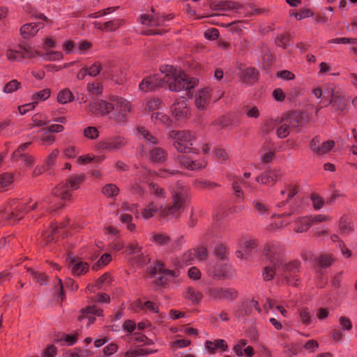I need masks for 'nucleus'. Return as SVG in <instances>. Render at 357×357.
Listing matches in <instances>:
<instances>
[{
  "label": "nucleus",
  "instance_id": "7c9ffc66",
  "mask_svg": "<svg viewBox=\"0 0 357 357\" xmlns=\"http://www.w3.org/2000/svg\"><path fill=\"white\" fill-rule=\"evenodd\" d=\"M339 228L340 231L344 235H349L354 231V226L351 224L349 217L343 215L341 217L339 222Z\"/></svg>",
  "mask_w": 357,
  "mask_h": 357
},
{
  "label": "nucleus",
  "instance_id": "412c9836",
  "mask_svg": "<svg viewBox=\"0 0 357 357\" xmlns=\"http://www.w3.org/2000/svg\"><path fill=\"white\" fill-rule=\"evenodd\" d=\"M276 133L280 138L287 137L290 132L292 131L291 122L288 121L285 115L276 123Z\"/></svg>",
  "mask_w": 357,
  "mask_h": 357
},
{
  "label": "nucleus",
  "instance_id": "cd10ccee",
  "mask_svg": "<svg viewBox=\"0 0 357 357\" xmlns=\"http://www.w3.org/2000/svg\"><path fill=\"white\" fill-rule=\"evenodd\" d=\"M71 266L72 272L76 275L84 274L89 271V264L78 259L72 260Z\"/></svg>",
  "mask_w": 357,
  "mask_h": 357
},
{
  "label": "nucleus",
  "instance_id": "20e7f679",
  "mask_svg": "<svg viewBox=\"0 0 357 357\" xmlns=\"http://www.w3.org/2000/svg\"><path fill=\"white\" fill-rule=\"evenodd\" d=\"M188 189L181 183H177L172 190V202L160 208V215L164 218L178 217L183 208L184 203L188 196Z\"/></svg>",
  "mask_w": 357,
  "mask_h": 357
},
{
  "label": "nucleus",
  "instance_id": "b1692460",
  "mask_svg": "<svg viewBox=\"0 0 357 357\" xmlns=\"http://www.w3.org/2000/svg\"><path fill=\"white\" fill-rule=\"evenodd\" d=\"M210 93L208 89L199 91L195 95V104L199 109H203L209 102Z\"/></svg>",
  "mask_w": 357,
  "mask_h": 357
},
{
  "label": "nucleus",
  "instance_id": "1a4fd4ad",
  "mask_svg": "<svg viewBox=\"0 0 357 357\" xmlns=\"http://www.w3.org/2000/svg\"><path fill=\"white\" fill-rule=\"evenodd\" d=\"M24 205L11 206V208L8 211H0V225H3L6 222H18L22 219L21 214L27 211Z\"/></svg>",
  "mask_w": 357,
  "mask_h": 357
},
{
  "label": "nucleus",
  "instance_id": "bb28decb",
  "mask_svg": "<svg viewBox=\"0 0 357 357\" xmlns=\"http://www.w3.org/2000/svg\"><path fill=\"white\" fill-rule=\"evenodd\" d=\"M312 226L310 218L308 216L299 217L296 220L294 231L297 233H303Z\"/></svg>",
  "mask_w": 357,
  "mask_h": 357
},
{
  "label": "nucleus",
  "instance_id": "338daca9",
  "mask_svg": "<svg viewBox=\"0 0 357 357\" xmlns=\"http://www.w3.org/2000/svg\"><path fill=\"white\" fill-rule=\"evenodd\" d=\"M340 325L341 326L342 330L343 331H350L352 328V323L351 321L346 317H341L339 319Z\"/></svg>",
  "mask_w": 357,
  "mask_h": 357
},
{
  "label": "nucleus",
  "instance_id": "2eb2a0df",
  "mask_svg": "<svg viewBox=\"0 0 357 357\" xmlns=\"http://www.w3.org/2000/svg\"><path fill=\"white\" fill-rule=\"evenodd\" d=\"M211 274L216 279H228L234 276V271L227 264H217L211 271Z\"/></svg>",
  "mask_w": 357,
  "mask_h": 357
},
{
  "label": "nucleus",
  "instance_id": "f257e3e1",
  "mask_svg": "<svg viewBox=\"0 0 357 357\" xmlns=\"http://www.w3.org/2000/svg\"><path fill=\"white\" fill-rule=\"evenodd\" d=\"M160 73L163 77L157 74L144 78L139 84V90L145 93L153 91L167 83L170 91H180L190 90L197 83L195 78L189 77L181 69L176 68L172 66H161Z\"/></svg>",
  "mask_w": 357,
  "mask_h": 357
},
{
  "label": "nucleus",
  "instance_id": "4d7b16f0",
  "mask_svg": "<svg viewBox=\"0 0 357 357\" xmlns=\"http://www.w3.org/2000/svg\"><path fill=\"white\" fill-rule=\"evenodd\" d=\"M13 175L10 173H4L0 175V188H6L13 183Z\"/></svg>",
  "mask_w": 357,
  "mask_h": 357
},
{
  "label": "nucleus",
  "instance_id": "de8ad7c7",
  "mask_svg": "<svg viewBox=\"0 0 357 357\" xmlns=\"http://www.w3.org/2000/svg\"><path fill=\"white\" fill-rule=\"evenodd\" d=\"M132 220L131 213H123L120 215V220L121 222L127 224V227L130 231H133L135 229V225L131 222Z\"/></svg>",
  "mask_w": 357,
  "mask_h": 357
},
{
  "label": "nucleus",
  "instance_id": "72a5a7b5",
  "mask_svg": "<svg viewBox=\"0 0 357 357\" xmlns=\"http://www.w3.org/2000/svg\"><path fill=\"white\" fill-rule=\"evenodd\" d=\"M73 98V94L68 89L61 90L57 96V100L61 104H66L71 102Z\"/></svg>",
  "mask_w": 357,
  "mask_h": 357
},
{
  "label": "nucleus",
  "instance_id": "c756f323",
  "mask_svg": "<svg viewBox=\"0 0 357 357\" xmlns=\"http://www.w3.org/2000/svg\"><path fill=\"white\" fill-rule=\"evenodd\" d=\"M121 22L120 20H113L105 22L101 24L98 22L95 23V26L100 30H105L107 31H112L116 30L121 26Z\"/></svg>",
  "mask_w": 357,
  "mask_h": 357
},
{
  "label": "nucleus",
  "instance_id": "09e8293b",
  "mask_svg": "<svg viewBox=\"0 0 357 357\" xmlns=\"http://www.w3.org/2000/svg\"><path fill=\"white\" fill-rule=\"evenodd\" d=\"M243 111L246 116L249 118L257 119L259 116L260 112L256 106L246 105L243 107Z\"/></svg>",
  "mask_w": 357,
  "mask_h": 357
},
{
  "label": "nucleus",
  "instance_id": "6e6d98bb",
  "mask_svg": "<svg viewBox=\"0 0 357 357\" xmlns=\"http://www.w3.org/2000/svg\"><path fill=\"white\" fill-rule=\"evenodd\" d=\"M301 351V347L296 343H291L286 346L285 352L289 356H296Z\"/></svg>",
  "mask_w": 357,
  "mask_h": 357
},
{
  "label": "nucleus",
  "instance_id": "8fccbe9b",
  "mask_svg": "<svg viewBox=\"0 0 357 357\" xmlns=\"http://www.w3.org/2000/svg\"><path fill=\"white\" fill-rule=\"evenodd\" d=\"M6 56L10 61H21L23 59L20 52V49L17 50L9 49L6 51Z\"/></svg>",
  "mask_w": 357,
  "mask_h": 357
},
{
  "label": "nucleus",
  "instance_id": "423d86ee",
  "mask_svg": "<svg viewBox=\"0 0 357 357\" xmlns=\"http://www.w3.org/2000/svg\"><path fill=\"white\" fill-rule=\"evenodd\" d=\"M169 137L174 139L173 145L178 152L187 153L192 149L191 146L195 139L192 132L186 130H172L169 132Z\"/></svg>",
  "mask_w": 357,
  "mask_h": 357
},
{
  "label": "nucleus",
  "instance_id": "864d4df0",
  "mask_svg": "<svg viewBox=\"0 0 357 357\" xmlns=\"http://www.w3.org/2000/svg\"><path fill=\"white\" fill-rule=\"evenodd\" d=\"M153 241L160 245H164L169 243L170 238L165 234H156L153 235Z\"/></svg>",
  "mask_w": 357,
  "mask_h": 357
},
{
  "label": "nucleus",
  "instance_id": "9b49d317",
  "mask_svg": "<svg viewBox=\"0 0 357 357\" xmlns=\"http://www.w3.org/2000/svg\"><path fill=\"white\" fill-rule=\"evenodd\" d=\"M128 254L132 255L130 261L132 265L142 267L149 263L150 258L142 252V248L137 243H132L128 246Z\"/></svg>",
  "mask_w": 357,
  "mask_h": 357
},
{
  "label": "nucleus",
  "instance_id": "49530a36",
  "mask_svg": "<svg viewBox=\"0 0 357 357\" xmlns=\"http://www.w3.org/2000/svg\"><path fill=\"white\" fill-rule=\"evenodd\" d=\"M139 306L142 310H149L152 312L159 313L158 306L152 301H147L144 303L139 301Z\"/></svg>",
  "mask_w": 357,
  "mask_h": 357
},
{
  "label": "nucleus",
  "instance_id": "5701e85b",
  "mask_svg": "<svg viewBox=\"0 0 357 357\" xmlns=\"http://www.w3.org/2000/svg\"><path fill=\"white\" fill-rule=\"evenodd\" d=\"M42 28L40 23H29L23 25L20 29L21 35L25 39L35 36Z\"/></svg>",
  "mask_w": 357,
  "mask_h": 357
},
{
  "label": "nucleus",
  "instance_id": "603ef678",
  "mask_svg": "<svg viewBox=\"0 0 357 357\" xmlns=\"http://www.w3.org/2000/svg\"><path fill=\"white\" fill-rule=\"evenodd\" d=\"M54 294L55 295V296H57L58 298H60L61 301H63L65 298L63 287L62 282L60 279H58L56 283L54 284Z\"/></svg>",
  "mask_w": 357,
  "mask_h": 357
},
{
  "label": "nucleus",
  "instance_id": "3c124183",
  "mask_svg": "<svg viewBox=\"0 0 357 357\" xmlns=\"http://www.w3.org/2000/svg\"><path fill=\"white\" fill-rule=\"evenodd\" d=\"M102 192L107 197H114L118 195L119 188L114 184H107L102 188Z\"/></svg>",
  "mask_w": 357,
  "mask_h": 357
},
{
  "label": "nucleus",
  "instance_id": "4be33fe9",
  "mask_svg": "<svg viewBox=\"0 0 357 357\" xmlns=\"http://www.w3.org/2000/svg\"><path fill=\"white\" fill-rule=\"evenodd\" d=\"M258 71L253 68H245L242 70L241 74V79L243 82L247 84H252L258 79Z\"/></svg>",
  "mask_w": 357,
  "mask_h": 357
},
{
  "label": "nucleus",
  "instance_id": "13d9d810",
  "mask_svg": "<svg viewBox=\"0 0 357 357\" xmlns=\"http://www.w3.org/2000/svg\"><path fill=\"white\" fill-rule=\"evenodd\" d=\"M152 120L155 123L161 122L164 124H168L169 121V117L165 114L160 112H155L152 114Z\"/></svg>",
  "mask_w": 357,
  "mask_h": 357
},
{
  "label": "nucleus",
  "instance_id": "79ce46f5",
  "mask_svg": "<svg viewBox=\"0 0 357 357\" xmlns=\"http://www.w3.org/2000/svg\"><path fill=\"white\" fill-rule=\"evenodd\" d=\"M195 185L201 189L213 190L215 188L220 186L218 183L211 182L208 180L197 179L195 181Z\"/></svg>",
  "mask_w": 357,
  "mask_h": 357
},
{
  "label": "nucleus",
  "instance_id": "aec40b11",
  "mask_svg": "<svg viewBox=\"0 0 357 357\" xmlns=\"http://www.w3.org/2000/svg\"><path fill=\"white\" fill-rule=\"evenodd\" d=\"M172 114L177 119H181L187 116L188 109L186 100L184 98L178 100L172 106Z\"/></svg>",
  "mask_w": 357,
  "mask_h": 357
},
{
  "label": "nucleus",
  "instance_id": "c9c22d12",
  "mask_svg": "<svg viewBox=\"0 0 357 357\" xmlns=\"http://www.w3.org/2000/svg\"><path fill=\"white\" fill-rule=\"evenodd\" d=\"M299 315L302 323L305 326L310 325L313 323V313L310 312L307 308H301L299 312Z\"/></svg>",
  "mask_w": 357,
  "mask_h": 357
},
{
  "label": "nucleus",
  "instance_id": "58836bf2",
  "mask_svg": "<svg viewBox=\"0 0 357 357\" xmlns=\"http://www.w3.org/2000/svg\"><path fill=\"white\" fill-rule=\"evenodd\" d=\"M253 206L255 211L261 215H266L269 213V207L268 206L259 201V200H254L252 202Z\"/></svg>",
  "mask_w": 357,
  "mask_h": 357
},
{
  "label": "nucleus",
  "instance_id": "0eeeda50",
  "mask_svg": "<svg viewBox=\"0 0 357 357\" xmlns=\"http://www.w3.org/2000/svg\"><path fill=\"white\" fill-rule=\"evenodd\" d=\"M84 181V176L79 175L71 176L68 181L65 183H61L58 186H56L52 192V194L61 198V199L66 200L69 199L70 197V194L69 193V190H77L80 183Z\"/></svg>",
  "mask_w": 357,
  "mask_h": 357
},
{
  "label": "nucleus",
  "instance_id": "f03ea898",
  "mask_svg": "<svg viewBox=\"0 0 357 357\" xmlns=\"http://www.w3.org/2000/svg\"><path fill=\"white\" fill-rule=\"evenodd\" d=\"M263 255L268 263L263 272V278L265 280H271L274 275H277L289 282L290 278L294 279L297 276L300 271V262L294 261L284 264L281 249L278 245H266L264 249Z\"/></svg>",
  "mask_w": 357,
  "mask_h": 357
},
{
  "label": "nucleus",
  "instance_id": "ddd939ff",
  "mask_svg": "<svg viewBox=\"0 0 357 357\" xmlns=\"http://www.w3.org/2000/svg\"><path fill=\"white\" fill-rule=\"evenodd\" d=\"M288 121L291 122L292 131L298 132L303 126L309 121V116L301 111H294L285 114Z\"/></svg>",
  "mask_w": 357,
  "mask_h": 357
},
{
  "label": "nucleus",
  "instance_id": "4468645a",
  "mask_svg": "<svg viewBox=\"0 0 357 357\" xmlns=\"http://www.w3.org/2000/svg\"><path fill=\"white\" fill-rule=\"evenodd\" d=\"M325 93L331 96L330 104L335 111L344 112L346 109L347 102L340 91L335 90L333 86H328Z\"/></svg>",
  "mask_w": 357,
  "mask_h": 357
},
{
  "label": "nucleus",
  "instance_id": "bf43d9fd",
  "mask_svg": "<svg viewBox=\"0 0 357 357\" xmlns=\"http://www.w3.org/2000/svg\"><path fill=\"white\" fill-rule=\"evenodd\" d=\"M101 69V63L99 61H96L89 68H88V75L91 77H96L100 73Z\"/></svg>",
  "mask_w": 357,
  "mask_h": 357
},
{
  "label": "nucleus",
  "instance_id": "f8f14e48",
  "mask_svg": "<svg viewBox=\"0 0 357 357\" xmlns=\"http://www.w3.org/2000/svg\"><path fill=\"white\" fill-rule=\"evenodd\" d=\"M127 144L126 139L121 136H115L104 141L99 142L97 148L100 151H117Z\"/></svg>",
  "mask_w": 357,
  "mask_h": 357
},
{
  "label": "nucleus",
  "instance_id": "37998d69",
  "mask_svg": "<svg viewBox=\"0 0 357 357\" xmlns=\"http://www.w3.org/2000/svg\"><path fill=\"white\" fill-rule=\"evenodd\" d=\"M40 56L45 61H59L63 58V54L58 51H47L45 54H40Z\"/></svg>",
  "mask_w": 357,
  "mask_h": 357
},
{
  "label": "nucleus",
  "instance_id": "e2e57ef3",
  "mask_svg": "<svg viewBox=\"0 0 357 357\" xmlns=\"http://www.w3.org/2000/svg\"><path fill=\"white\" fill-rule=\"evenodd\" d=\"M149 191L155 197H165V191L162 188H160L157 184L151 183H149Z\"/></svg>",
  "mask_w": 357,
  "mask_h": 357
},
{
  "label": "nucleus",
  "instance_id": "e433bc0d",
  "mask_svg": "<svg viewBox=\"0 0 357 357\" xmlns=\"http://www.w3.org/2000/svg\"><path fill=\"white\" fill-rule=\"evenodd\" d=\"M41 135L39 137L40 144L42 145H51L55 140V137L53 135L49 132L48 130L43 128L41 131Z\"/></svg>",
  "mask_w": 357,
  "mask_h": 357
},
{
  "label": "nucleus",
  "instance_id": "a211bd4d",
  "mask_svg": "<svg viewBox=\"0 0 357 357\" xmlns=\"http://www.w3.org/2000/svg\"><path fill=\"white\" fill-rule=\"evenodd\" d=\"M102 315V310L98 308L96 306L94 305L89 306L82 310V315L79 317V319L82 321L84 319H87V325L89 326L90 324H93L95 321L96 318L94 317V316L100 317Z\"/></svg>",
  "mask_w": 357,
  "mask_h": 357
},
{
  "label": "nucleus",
  "instance_id": "680f3d73",
  "mask_svg": "<svg viewBox=\"0 0 357 357\" xmlns=\"http://www.w3.org/2000/svg\"><path fill=\"white\" fill-rule=\"evenodd\" d=\"M290 36L289 35H280L276 38L275 43L278 46L282 47L285 49L289 45Z\"/></svg>",
  "mask_w": 357,
  "mask_h": 357
},
{
  "label": "nucleus",
  "instance_id": "6ab92c4d",
  "mask_svg": "<svg viewBox=\"0 0 357 357\" xmlns=\"http://www.w3.org/2000/svg\"><path fill=\"white\" fill-rule=\"evenodd\" d=\"M233 349L238 356L252 357L255 354L253 347L248 345V341L243 339L239 340Z\"/></svg>",
  "mask_w": 357,
  "mask_h": 357
},
{
  "label": "nucleus",
  "instance_id": "ea45409f",
  "mask_svg": "<svg viewBox=\"0 0 357 357\" xmlns=\"http://www.w3.org/2000/svg\"><path fill=\"white\" fill-rule=\"evenodd\" d=\"M240 183L243 184L245 187H249L250 184L248 182L244 181L242 178L234 180L232 183V189L234 191V194L237 197H241L243 191Z\"/></svg>",
  "mask_w": 357,
  "mask_h": 357
},
{
  "label": "nucleus",
  "instance_id": "774afa93",
  "mask_svg": "<svg viewBox=\"0 0 357 357\" xmlns=\"http://www.w3.org/2000/svg\"><path fill=\"white\" fill-rule=\"evenodd\" d=\"M192 252H194L195 257L199 261L205 259L207 257L206 250L203 247L192 250Z\"/></svg>",
  "mask_w": 357,
  "mask_h": 357
},
{
  "label": "nucleus",
  "instance_id": "5fc2aeb1",
  "mask_svg": "<svg viewBox=\"0 0 357 357\" xmlns=\"http://www.w3.org/2000/svg\"><path fill=\"white\" fill-rule=\"evenodd\" d=\"M335 142L333 140H328L321 144L317 153L319 155H323L328 153L334 146Z\"/></svg>",
  "mask_w": 357,
  "mask_h": 357
},
{
  "label": "nucleus",
  "instance_id": "7ed1b4c3",
  "mask_svg": "<svg viewBox=\"0 0 357 357\" xmlns=\"http://www.w3.org/2000/svg\"><path fill=\"white\" fill-rule=\"evenodd\" d=\"M137 131L139 139L142 141L138 150L139 156L149 158L154 162H165L167 158V152L160 147H151L158 144V138L144 126H139Z\"/></svg>",
  "mask_w": 357,
  "mask_h": 357
},
{
  "label": "nucleus",
  "instance_id": "69168bd1",
  "mask_svg": "<svg viewBox=\"0 0 357 357\" xmlns=\"http://www.w3.org/2000/svg\"><path fill=\"white\" fill-rule=\"evenodd\" d=\"M333 259L327 255H322L318 259L319 265L322 268H326L331 265Z\"/></svg>",
  "mask_w": 357,
  "mask_h": 357
},
{
  "label": "nucleus",
  "instance_id": "2f4dec72",
  "mask_svg": "<svg viewBox=\"0 0 357 357\" xmlns=\"http://www.w3.org/2000/svg\"><path fill=\"white\" fill-rule=\"evenodd\" d=\"M217 9L220 10H235L241 8V5L233 1H221L216 5Z\"/></svg>",
  "mask_w": 357,
  "mask_h": 357
},
{
  "label": "nucleus",
  "instance_id": "473e14b6",
  "mask_svg": "<svg viewBox=\"0 0 357 357\" xmlns=\"http://www.w3.org/2000/svg\"><path fill=\"white\" fill-rule=\"evenodd\" d=\"M140 18L142 23L144 25L150 26H160L158 13L153 15H142Z\"/></svg>",
  "mask_w": 357,
  "mask_h": 357
},
{
  "label": "nucleus",
  "instance_id": "a878e982",
  "mask_svg": "<svg viewBox=\"0 0 357 357\" xmlns=\"http://www.w3.org/2000/svg\"><path fill=\"white\" fill-rule=\"evenodd\" d=\"M185 298L190 301L193 304L199 303L203 298V294L199 290L189 287L184 294Z\"/></svg>",
  "mask_w": 357,
  "mask_h": 357
},
{
  "label": "nucleus",
  "instance_id": "39448f33",
  "mask_svg": "<svg viewBox=\"0 0 357 357\" xmlns=\"http://www.w3.org/2000/svg\"><path fill=\"white\" fill-rule=\"evenodd\" d=\"M107 107L109 119L119 124H125L132 111L131 103L128 100L119 96L111 97Z\"/></svg>",
  "mask_w": 357,
  "mask_h": 357
},
{
  "label": "nucleus",
  "instance_id": "9d476101",
  "mask_svg": "<svg viewBox=\"0 0 357 357\" xmlns=\"http://www.w3.org/2000/svg\"><path fill=\"white\" fill-rule=\"evenodd\" d=\"M149 275L150 277L156 278L155 283L158 286H162L166 283L167 276L175 277L177 275V271L165 268L163 264L158 261L151 268Z\"/></svg>",
  "mask_w": 357,
  "mask_h": 357
},
{
  "label": "nucleus",
  "instance_id": "4c0bfd02",
  "mask_svg": "<svg viewBox=\"0 0 357 357\" xmlns=\"http://www.w3.org/2000/svg\"><path fill=\"white\" fill-rule=\"evenodd\" d=\"M87 91L92 97L99 96L102 92V86L99 82L88 83Z\"/></svg>",
  "mask_w": 357,
  "mask_h": 357
},
{
  "label": "nucleus",
  "instance_id": "393cba45",
  "mask_svg": "<svg viewBox=\"0 0 357 357\" xmlns=\"http://www.w3.org/2000/svg\"><path fill=\"white\" fill-rule=\"evenodd\" d=\"M257 242L255 239L245 241L244 243L243 251H237V257L241 259H247L248 255L257 248Z\"/></svg>",
  "mask_w": 357,
  "mask_h": 357
},
{
  "label": "nucleus",
  "instance_id": "f3484780",
  "mask_svg": "<svg viewBox=\"0 0 357 357\" xmlns=\"http://www.w3.org/2000/svg\"><path fill=\"white\" fill-rule=\"evenodd\" d=\"M282 176V173L279 169H271L266 171L264 174L259 175L256 180L259 183L266 185H274L278 179Z\"/></svg>",
  "mask_w": 357,
  "mask_h": 357
},
{
  "label": "nucleus",
  "instance_id": "6e6552de",
  "mask_svg": "<svg viewBox=\"0 0 357 357\" xmlns=\"http://www.w3.org/2000/svg\"><path fill=\"white\" fill-rule=\"evenodd\" d=\"M206 294L214 300H227L231 301L237 297L238 292L233 288L210 287L206 289Z\"/></svg>",
  "mask_w": 357,
  "mask_h": 357
},
{
  "label": "nucleus",
  "instance_id": "0e129e2a",
  "mask_svg": "<svg viewBox=\"0 0 357 357\" xmlns=\"http://www.w3.org/2000/svg\"><path fill=\"white\" fill-rule=\"evenodd\" d=\"M303 347L309 353H314L319 348V343L315 340H310L306 342Z\"/></svg>",
  "mask_w": 357,
  "mask_h": 357
},
{
  "label": "nucleus",
  "instance_id": "c85d7f7f",
  "mask_svg": "<svg viewBox=\"0 0 357 357\" xmlns=\"http://www.w3.org/2000/svg\"><path fill=\"white\" fill-rule=\"evenodd\" d=\"M19 49H20V52L22 59L33 58L36 55L40 56V54H41L38 50H36L33 47L28 44L20 45Z\"/></svg>",
  "mask_w": 357,
  "mask_h": 357
},
{
  "label": "nucleus",
  "instance_id": "052dcab7",
  "mask_svg": "<svg viewBox=\"0 0 357 357\" xmlns=\"http://www.w3.org/2000/svg\"><path fill=\"white\" fill-rule=\"evenodd\" d=\"M98 134L99 132L96 127L89 126L84 130V136L89 139H96Z\"/></svg>",
  "mask_w": 357,
  "mask_h": 357
},
{
  "label": "nucleus",
  "instance_id": "dca6fc26",
  "mask_svg": "<svg viewBox=\"0 0 357 357\" xmlns=\"http://www.w3.org/2000/svg\"><path fill=\"white\" fill-rule=\"evenodd\" d=\"M108 102L103 100L93 101L87 105L86 109L95 115L105 116L109 114Z\"/></svg>",
  "mask_w": 357,
  "mask_h": 357
},
{
  "label": "nucleus",
  "instance_id": "a18cd8bd",
  "mask_svg": "<svg viewBox=\"0 0 357 357\" xmlns=\"http://www.w3.org/2000/svg\"><path fill=\"white\" fill-rule=\"evenodd\" d=\"M20 82H19L17 79H13L4 86L3 91L6 93H11L20 89Z\"/></svg>",
  "mask_w": 357,
  "mask_h": 357
},
{
  "label": "nucleus",
  "instance_id": "f704fd0d",
  "mask_svg": "<svg viewBox=\"0 0 357 357\" xmlns=\"http://www.w3.org/2000/svg\"><path fill=\"white\" fill-rule=\"evenodd\" d=\"M158 210L159 207L153 202H151L143 209L142 216L144 219H149L153 217Z\"/></svg>",
  "mask_w": 357,
  "mask_h": 357
},
{
  "label": "nucleus",
  "instance_id": "c03bdc74",
  "mask_svg": "<svg viewBox=\"0 0 357 357\" xmlns=\"http://www.w3.org/2000/svg\"><path fill=\"white\" fill-rule=\"evenodd\" d=\"M27 271L31 275L33 278L37 282L40 283L41 284H45L47 277L43 273H40L36 271L33 270L31 268L27 269Z\"/></svg>",
  "mask_w": 357,
  "mask_h": 357
},
{
  "label": "nucleus",
  "instance_id": "a19ab883",
  "mask_svg": "<svg viewBox=\"0 0 357 357\" xmlns=\"http://www.w3.org/2000/svg\"><path fill=\"white\" fill-rule=\"evenodd\" d=\"M112 260V256L110 254L105 253L102 255L100 258L96 262L93 266L92 269L94 271H98V269L106 266L110 261Z\"/></svg>",
  "mask_w": 357,
  "mask_h": 357
}]
</instances>
